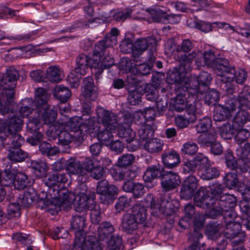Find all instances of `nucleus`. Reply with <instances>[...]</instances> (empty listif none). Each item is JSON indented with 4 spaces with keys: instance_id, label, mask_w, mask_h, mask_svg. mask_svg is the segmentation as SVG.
<instances>
[{
    "instance_id": "6e6d98bb",
    "label": "nucleus",
    "mask_w": 250,
    "mask_h": 250,
    "mask_svg": "<svg viewBox=\"0 0 250 250\" xmlns=\"http://www.w3.org/2000/svg\"><path fill=\"white\" fill-rule=\"evenodd\" d=\"M132 88V89H128L127 100L131 104L136 105L141 102L142 94L137 87Z\"/></svg>"
},
{
    "instance_id": "1a4fd4ad",
    "label": "nucleus",
    "mask_w": 250,
    "mask_h": 250,
    "mask_svg": "<svg viewBox=\"0 0 250 250\" xmlns=\"http://www.w3.org/2000/svg\"><path fill=\"white\" fill-rule=\"evenodd\" d=\"M198 187V181L196 177L193 175H190L186 178L183 182L180 191V196L181 199L188 200L191 199L197 192L195 190Z\"/></svg>"
},
{
    "instance_id": "603ef678",
    "label": "nucleus",
    "mask_w": 250,
    "mask_h": 250,
    "mask_svg": "<svg viewBox=\"0 0 250 250\" xmlns=\"http://www.w3.org/2000/svg\"><path fill=\"white\" fill-rule=\"evenodd\" d=\"M238 182L237 174L233 172L227 173L223 179V183L229 189H232L236 187Z\"/></svg>"
},
{
    "instance_id": "a878e982",
    "label": "nucleus",
    "mask_w": 250,
    "mask_h": 250,
    "mask_svg": "<svg viewBox=\"0 0 250 250\" xmlns=\"http://www.w3.org/2000/svg\"><path fill=\"white\" fill-rule=\"evenodd\" d=\"M30 167L34 174L38 178L46 177L48 171L47 164L40 160L32 161Z\"/></svg>"
},
{
    "instance_id": "423d86ee",
    "label": "nucleus",
    "mask_w": 250,
    "mask_h": 250,
    "mask_svg": "<svg viewBox=\"0 0 250 250\" xmlns=\"http://www.w3.org/2000/svg\"><path fill=\"white\" fill-rule=\"evenodd\" d=\"M212 77L209 73L205 71L200 73L197 80H192L190 81L188 86L186 87L188 92L191 95H195L197 93L203 94L204 90L201 87L208 88L211 83Z\"/></svg>"
},
{
    "instance_id": "09e8293b",
    "label": "nucleus",
    "mask_w": 250,
    "mask_h": 250,
    "mask_svg": "<svg viewBox=\"0 0 250 250\" xmlns=\"http://www.w3.org/2000/svg\"><path fill=\"white\" fill-rule=\"evenodd\" d=\"M185 77V74L181 73L178 69L169 71L167 77V81L169 84L180 83Z\"/></svg>"
},
{
    "instance_id": "0e129e2a",
    "label": "nucleus",
    "mask_w": 250,
    "mask_h": 250,
    "mask_svg": "<svg viewBox=\"0 0 250 250\" xmlns=\"http://www.w3.org/2000/svg\"><path fill=\"white\" fill-rule=\"evenodd\" d=\"M146 11L150 14L153 21L156 22H160L163 16L166 13V11L162 10L159 7L147 8Z\"/></svg>"
},
{
    "instance_id": "8fccbe9b",
    "label": "nucleus",
    "mask_w": 250,
    "mask_h": 250,
    "mask_svg": "<svg viewBox=\"0 0 250 250\" xmlns=\"http://www.w3.org/2000/svg\"><path fill=\"white\" fill-rule=\"evenodd\" d=\"M238 129L236 127L233 126V124L231 125L230 124L226 123L220 129V132L221 137L225 140L231 139L235 132V131Z\"/></svg>"
},
{
    "instance_id": "9d476101",
    "label": "nucleus",
    "mask_w": 250,
    "mask_h": 250,
    "mask_svg": "<svg viewBox=\"0 0 250 250\" xmlns=\"http://www.w3.org/2000/svg\"><path fill=\"white\" fill-rule=\"evenodd\" d=\"M181 183L180 177L178 174L171 171H165L161 179V187L165 191L175 189Z\"/></svg>"
},
{
    "instance_id": "13d9d810",
    "label": "nucleus",
    "mask_w": 250,
    "mask_h": 250,
    "mask_svg": "<svg viewBox=\"0 0 250 250\" xmlns=\"http://www.w3.org/2000/svg\"><path fill=\"white\" fill-rule=\"evenodd\" d=\"M67 126L72 133L78 131L83 132V122L81 118L75 117L70 119L67 123Z\"/></svg>"
},
{
    "instance_id": "774afa93",
    "label": "nucleus",
    "mask_w": 250,
    "mask_h": 250,
    "mask_svg": "<svg viewBox=\"0 0 250 250\" xmlns=\"http://www.w3.org/2000/svg\"><path fill=\"white\" fill-rule=\"evenodd\" d=\"M198 150L197 145L192 142H188L185 143L181 148V151L183 154L193 155Z\"/></svg>"
},
{
    "instance_id": "338daca9",
    "label": "nucleus",
    "mask_w": 250,
    "mask_h": 250,
    "mask_svg": "<svg viewBox=\"0 0 250 250\" xmlns=\"http://www.w3.org/2000/svg\"><path fill=\"white\" fill-rule=\"evenodd\" d=\"M212 121L208 117H204L200 120L196 128L198 133L206 132L211 126Z\"/></svg>"
},
{
    "instance_id": "bb28decb",
    "label": "nucleus",
    "mask_w": 250,
    "mask_h": 250,
    "mask_svg": "<svg viewBox=\"0 0 250 250\" xmlns=\"http://www.w3.org/2000/svg\"><path fill=\"white\" fill-rule=\"evenodd\" d=\"M224 227L222 222L221 223L217 222L209 223L206 227V234L208 239L216 241L220 236L219 231Z\"/></svg>"
},
{
    "instance_id": "f3484780",
    "label": "nucleus",
    "mask_w": 250,
    "mask_h": 250,
    "mask_svg": "<svg viewBox=\"0 0 250 250\" xmlns=\"http://www.w3.org/2000/svg\"><path fill=\"white\" fill-rule=\"evenodd\" d=\"M212 68L214 73L220 76V78L227 77L226 74L229 75L235 72V67L231 66L228 60L225 58H217Z\"/></svg>"
},
{
    "instance_id": "2f4dec72",
    "label": "nucleus",
    "mask_w": 250,
    "mask_h": 250,
    "mask_svg": "<svg viewBox=\"0 0 250 250\" xmlns=\"http://www.w3.org/2000/svg\"><path fill=\"white\" fill-rule=\"evenodd\" d=\"M8 158L14 162H21L28 157V153L21 149L20 147H13L8 149Z\"/></svg>"
},
{
    "instance_id": "4d7b16f0",
    "label": "nucleus",
    "mask_w": 250,
    "mask_h": 250,
    "mask_svg": "<svg viewBox=\"0 0 250 250\" xmlns=\"http://www.w3.org/2000/svg\"><path fill=\"white\" fill-rule=\"evenodd\" d=\"M117 135L120 138L124 139L126 142L134 139L135 133L129 127H125L122 125L118 126Z\"/></svg>"
},
{
    "instance_id": "f704fd0d",
    "label": "nucleus",
    "mask_w": 250,
    "mask_h": 250,
    "mask_svg": "<svg viewBox=\"0 0 250 250\" xmlns=\"http://www.w3.org/2000/svg\"><path fill=\"white\" fill-rule=\"evenodd\" d=\"M202 56V52L199 50H194L188 55H181L179 58V61L186 64L190 63L195 59V62L198 66H202V61L200 60V56Z\"/></svg>"
},
{
    "instance_id": "dca6fc26",
    "label": "nucleus",
    "mask_w": 250,
    "mask_h": 250,
    "mask_svg": "<svg viewBox=\"0 0 250 250\" xmlns=\"http://www.w3.org/2000/svg\"><path fill=\"white\" fill-rule=\"evenodd\" d=\"M98 113L103 125L109 129L114 130L119 125L117 116L112 111L101 109Z\"/></svg>"
},
{
    "instance_id": "37998d69",
    "label": "nucleus",
    "mask_w": 250,
    "mask_h": 250,
    "mask_svg": "<svg viewBox=\"0 0 250 250\" xmlns=\"http://www.w3.org/2000/svg\"><path fill=\"white\" fill-rule=\"evenodd\" d=\"M23 121L21 118L14 116L11 118L7 125V132H19L23 126Z\"/></svg>"
},
{
    "instance_id": "58836bf2",
    "label": "nucleus",
    "mask_w": 250,
    "mask_h": 250,
    "mask_svg": "<svg viewBox=\"0 0 250 250\" xmlns=\"http://www.w3.org/2000/svg\"><path fill=\"white\" fill-rule=\"evenodd\" d=\"M216 141V134L214 131L200 135L197 139V143L203 147H209Z\"/></svg>"
},
{
    "instance_id": "412c9836",
    "label": "nucleus",
    "mask_w": 250,
    "mask_h": 250,
    "mask_svg": "<svg viewBox=\"0 0 250 250\" xmlns=\"http://www.w3.org/2000/svg\"><path fill=\"white\" fill-rule=\"evenodd\" d=\"M112 177L116 181H124L126 179L134 178L136 174L134 171L130 169H123L122 167L117 166L112 167L109 170Z\"/></svg>"
},
{
    "instance_id": "72a5a7b5",
    "label": "nucleus",
    "mask_w": 250,
    "mask_h": 250,
    "mask_svg": "<svg viewBox=\"0 0 250 250\" xmlns=\"http://www.w3.org/2000/svg\"><path fill=\"white\" fill-rule=\"evenodd\" d=\"M48 98L47 91L42 88H38L36 90L35 100L31 103L36 108H40L41 106H45V104H47Z\"/></svg>"
},
{
    "instance_id": "864d4df0",
    "label": "nucleus",
    "mask_w": 250,
    "mask_h": 250,
    "mask_svg": "<svg viewBox=\"0 0 250 250\" xmlns=\"http://www.w3.org/2000/svg\"><path fill=\"white\" fill-rule=\"evenodd\" d=\"M203 235L200 231L194 230L189 233L188 241L191 243L190 245H196L201 248L205 246L203 242Z\"/></svg>"
},
{
    "instance_id": "c03bdc74",
    "label": "nucleus",
    "mask_w": 250,
    "mask_h": 250,
    "mask_svg": "<svg viewBox=\"0 0 250 250\" xmlns=\"http://www.w3.org/2000/svg\"><path fill=\"white\" fill-rule=\"evenodd\" d=\"M15 187L19 190L23 189L31 185L28 176L23 172H18L16 175Z\"/></svg>"
},
{
    "instance_id": "4468645a",
    "label": "nucleus",
    "mask_w": 250,
    "mask_h": 250,
    "mask_svg": "<svg viewBox=\"0 0 250 250\" xmlns=\"http://www.w3.org/2000/svg\"><path fill=\"white\" fill-rule=\"evenodd\" d=\"M95 194L89 192L88 195H76L75 208L77 212H82L86 209H89L94 205Z\"/></svg>"
},
{
    "instance_id": "5fc2aeb1",
    "label": "nucleus",
    "mask_w": 250,
    "mask_h": 250,
    "mask_svg": "<svg viewBox=\"0 0 250 250\" xmlns=\"http://www.w3.org/2000/svg\"><path fill=\"white\" fill-rule=\"evenodd\" d=\"M108 128H106L103 130L98 131L97 136L98 140L104 145L108 146L112 142L113 136L112 134V131H109Z\"/></svg>"
},
{
    "instance_id": "b1692460",
    "label": "nucleus",
    "mask_w": 250,
    "mask_h": 250,
    "mask_svg": "<svg viewBox=\"0 0 250 250\" xmlns=\"http://www.w3.org/2000/svg\"><path fill=\"white\" fill-rule=\"evenodd\" d=\"M130 214L139 224L145 223L147 217V210L144 206L137 202L130 208Z\"/></svg>"
},
{
    "instance_id": "cd10ccee",
    "label": "nucleus",
    "mask_w": 250,
    "mask_h": 250,
    "mask_svg": "<svg viewBox=\"0 0 250 250\" xmlns=\"http://www.w3.org/2000/svg\"><path fill=\"white\" fill-rule=\"evenodd\" d=\"M239 110L233 119V126L236 128L242 127L247 122H250V114L243 109L239 108Z\"/></svg>"
},
{
    "instance_id": "6ab92c4d",
    "label": "nucleus",
    "mask_w": 250,
    "mask_h": 250,
    "mask_svg": "<svg viewBox=\"0 0 250 250\" xmlns=\"http://www.w3.org/2000/svg\"><path fill=\"white\" fill-rule=\"evenodd\" d=\"M139 223L130 214L129 210L123 214L122 218V230L127 233L133 234L138 228Z\"/></svg>"
},
{
    "instance_id": "79ce46f5",
    "label": "nucleus",
    "mask_w": 250,
    "mask_h": 250,
    "mask_svg": "<svg viewBox=\"0 0 250 250\" xmlns=\"http://www.w3.org/2000/svg\"><path fill=\"white\" fill-rule=\"evenodd\" d=\"M109 192L100 195L101 203L104 205H108L113 203L117 195L119 189L116 186H111Z\"/></svg>"
},
{
    "instance_id": "052dcab7",
    "label": "nucleus",
    "mask_w": 250,
    "mask_h": 250,
    "mask_svg": "<svg viewBox=\"0 0 250 250\" xmlns=\"http://www.w3.org/2000/svg\"><path fill=\"white\" fill-rule=\"evenodd\" d=\"M216 59L214 53L210 50L205 51L204 53L202 52V56H200V60L202 61V66L206 65L212 68Z\"/></svg>"
},
{
    "instance_id": "4c0bfd02",
    "label": "nucleus",
    "mask_w": 250,
    "mask_h": 250,
    "mask_svg": "<svg viewBox=\"0 0 250 250\" xmlns=\"http://www.w3.org/2000/svg\"><path fill=\"white\" fill-rule=\"evenodd\" d=\"M39 151L43 155L50 158L57 155L59 150L56 146H52L51 145L46 141L41 142L39 145Z\"/></svg>"
},
{
    "instance_id": "0eeeda50",
    "label": "nucleus",
    "mask_w": 250,
    "mask_h": 250,
    "mask_svg": "<svg viewBox=\"0 0 250 250\" xmlns=\"http://www.w3.org/2000/svg\"><path fill=\"white\" fill-rule=\"evenodd\" d=\"M226 229L224 231L225 237L232 239L233 247H236L243 243L246 238V234L244 231H241L242 225L238 222H233L227 224Z\"/></svg>"
},
{
    "instance_id": "de8ad7c7",
    "label": "nucleus",
    "mask_w": 250,
    "mask_h": 250,
    "mask_svg": "<svg viewBox=\"0 0 250 250\" xmlns=\"http://www.w3.org/2000/svg\"><path fill=\"white\" fill-rule=\"evenodd\" d=\"M101 57L95 56L93 54V58L89 57V67L94 69V73L96 79H99L100 76L103 72V68L100 66L101 63Z\"/></svg>"
},
{
    "instance_id": "c85d7f7f",
    "label": "nucleus",
    "mask_w": 250,
    "mask_h": 250,
    "mask_svg": "<svg viewBox=\"0 0 250 250\" xmlns=\"http://www.w3.org/2000/svg\"><path fill=\"white\" fill-rule=\"evenodd\" d=\"M154 126L153 123L149 124L144 123L138 131L140 139L146 142L153 138L154 133Z\"/></svg>"
},
{
    "instance_id": "39448f33",
    "label": "nucleus",
    "mask_w": 250,
    "mask_h": 250,
    "mask_svg": "<svg viewBox=\"0 0 250 250\" xmlns=\"http://www.w3.org/2000/svg\"><path fill=\"white\" fill-rule=\"evenodd\" d=\"M83 133L79 131L73 133L66 130L61 131L58 135V141L59 144L64 147L62 151L69 153L71 148L70 144L72 142L76 146H80L83 142Z\"/></svg>"
},
{
    "instance_id": "7c9ffc66",
    "label": "nucleus",
    "mask_w": 250,
    "mask_h": 250,
    "mask_svg": "<svg viewBox=\"0 0 250 250\" xmlns=\"http://www.w3.org/2000/svg\"><path fill=\"white\" fill-rule=\"evenodd\" d=\"M89 57L83 53L78 56L76 60L75 72L85 74L89 67Z\"/></svg>"
},
{
    "instance_id": "393cba45",
    "label": "nucleus",
    "mask_w": 250,
    "mask_h": 250,
    "mask_svg": "<svg viewBox=\"0 0 250 250\" xmlns=\"http://www.w3.org/2000/svg\"><path fill=\"white\" fill-rule=\"evenodd\" d=\"M237 102L236 108L241 107L250 109V87L244 85L239 93L237 100L233 99Z\"/></svg>"
},
{
    "instance_id": "e2e57ef3",
    "label": "nucleus",
    "mask_w": 250,
    "mask_h": 250,
    "mask_svg": "<svg viewBox=\"0 0 250 250\" xmlns=\"http://www.w3.org/2000/svg\"><path fill=\"white\" fill-rule=\"evenodd\" d=\"M145 93L146 99L150 101H155L160 95H158V90L153 85L147 84L146 85L145 89Z\"/></svg>"
},
{
    "instance_id": "c9c22d12",
    "label": "nucleus",
    "mask_w": 250,
    "mask_h": 250,
    "mask_svg": "<svg viewBox=\"0 0 250 250\" xmlns=\"http://www.w3.org/2000/svg\"><path fill=\"white\" fill-rule=\"evenodd\" d=\"M45 80H47L52 83H57L62 79V72L60 69L56 66H51L46 70Z\"/></svg>"
},
{
    "instance_id": "ea45409f",
    "label": "nucleus",
    "mask_w": 250,
    "mask_h": 250,
    "mask_svg": "<svg viewBox=\"0 0 250 250\" xmlns=\"http://www.w3.org/2000/svg\"><path fill=\"white\" fill-rule=\"evenodd\" d=\"M187 102L185 96L179 94L170 100V107L172 110L181 112L186 107Z\"/></svg>"
},
{
    "instance_id": "a211bd4d",
    "label": "nucleus",
    "mask_w": 250,
    "mask_h": 250,
    "mask_svg": "<svg viewBox=\"0 0 250 250\" xmlns=\"http://www.w3.org/2000/svg\"><path fill=\"white\" fill-rule=\"evenodd\" d=\"M184 212L185 216L178 223L180 228L178 230L180 231L191 227L193 223L192 218L195 213L194 206L191 204H187L185 207Z\"/></svg>"
},
{
    "instance_id": "e433bc0d",
    "label": "nucleus",
    "mask_w": 250,
    "mask_h": 250,
    "mask_svg": "<svg viewBox=\"0 0 250 250\" xmlns=\"http://www.w3.org/2000/svg\"><path fill=\"white\" fill-rule=\"evenodd\" d=\"M54 96L61 103H64L67 101L71 95V93L67 87L62 85L56 87L53 92Z\"/></svg>"
},
{
    "instance_id": "f03ea898",
    "label": "nucleus",
    "mask_w": 250,
    "mask_h": 250,
    "mask_svg": "<svg viewBox=\"0 0 250 250\" xmlns=\"http://www.w3.org/2000/svg\"><path fill=\"white\" fill-rule=\"evenodd\" d=\"M19 77V71L12 66L7 67L4 73L0 74V96L7 99L14 98L15 88Z\"/></svg>"
},
{
    "instance_id": "6e6552de",
    "label": "nucleus",
    "mask_w": 250,
    "mask_h": 250,
    "mask_svg": "<svg viewBox=\"0 0 250 250\" xmlns=\"http://www.w3.org/2000/svg\"><path fill=\"white\" fill-rule=\"evenodd\" d=\"M237 102L233 99L228 100L224 105L219 104L214 111L215 121H223L231 117V112L236 110Z\"/></svg>"
},
{
    "instance_id": "5701e85b",
    "label": "nucleus",
    "mask_w": 250,
    "mask_h": 250,
    "mask_svg": "<svg viewBox=\"0 0 250 250\" xmlns=\"http://www.w3.org/2000/svg\"><path fill=\"white\" fill-rule=\"evenodd\" d=\"M39 112L42 113V119L45 124H52L57 118V113L55 107L53 105L45 104L40 108H36Z\"/></svg>"
},
{
    "instance_id": "49530a36",
    "label": "nucleus",
    "mask_w": 250,
    "mask_h": 250,
    "mask_svg": "<svg viewBox=\"0 0 250 250\" xmlns=\"http://www.w3.org/2000/svg\"><path fill=\"white\" fill-rule=\"evenodd\" d=\"M14 98L7 99L6 97L0 96V113L2 115L9 113V112L14 113V110L11 107H13L16 105L15 104L12 103Z\"/></svg>"
},
{
    "instance_id": "c756f323",
    "label": "nucleus",
    "mask_w": 250,
    "mask_h": 250,
    "mask_svg": "<svg viewBox=\"0 0 250 250\" xmlns=\"http://www.w3.org/2000/svg\"><path fill=\"white\" fill-rule=\"evenodd\" d=\"M114 229L112 225L109 222H105L102 223L98 227V236L101 241L108 240L112 235Z\"/></svg>"
},
{
    "instance_id": "4be33fe9",
    "label": "nucleus",
    "mask_w": 250,
    "mask_h": 250,
    "mask_svg": "<svg viewBox=\"0 0 250 250\" xmlns=\"http://www.w3.org/2000/svg\"><path fill=\"white\" fill-rule=\"evenodd\" d=\"M162 160L164 166L168 168H174L180 163V156L174 150L164 152L162 155Z\"/></svg>"
},
{
    "instance_id": "2eb2a0df",
    "label": "nucleus",
    "mask_w": 250,
    "mask_h": 250,
    "mask_svg": "<svg viewBox=\"0 0 250 250\" xmlns=\"http://www.w3.org/2000/svg\"><path fill=\"white\" fill-rule=\"evenodd\" d=\"M156 46V40L148 37L147 38L139 39L134 43V49L133 52V57L137 59L147 48H153Z\"/></svg>"
},
{
    "instance_id": "473e14b6",
    "label": "nucleus",
    "mask_w": 250,
    "mask_h": 250,
    "mask_svg": "<svg viewBox=\"0 0 250 250\" xmlns=\"http://www.w3.org/2000/svg\"><path fill=\"white\" fill-rule=\"evenodd\" d=\"M163 143L160 139L153 138L148 140L144 144V148L150 153H157L162 150Z\"/></svg>"
},
{
    "instance_id": "7ed1b4c3",
    "label": "nucleus",
    "mask_w": 250,
    "mask_h": 250,
    "mask_svg": "<svg viewBox=\"0 0 250 250\" xmlns=\"http://www.w3.org/2000/svg\"><path fill=\"white\" fill-rule=\"evenodd\" d=\"M82 95L88 101L82 104L83 114L89 115L91 112V102L96 101L99 96L98 88L94 85L92 77L89 76L83 79Z\"/></svg>"
},
{
    "instance_id": "f257e3e1",
    "label": "nucleus",
    "mask_w": 250,
    "mask_h": 250,
    "mask_svg": "<svg viewBox=\"0 0 250 250\" xmlns=\"http://www.w3.org/2000/svg\"><path fill=\"white\" fill-rule=\"evenodd\" d=\"M195 205L203 208H210L217 204L223 211L232 209L237 204V199L233 195L225 194L220 196L219 200L209 195V191L206 188L201 187L195 196Z\"/></svg>"
},
{
    "instance_id": "a18cd8bd",
    "label": "nucleus",
    "mask_w": 250,
    "mask_h": 250,
    "mask_svg": "<svg viewBox=\"0 0 250 250\" xmlns=\"http://www.w3.org/2000/svg\"><path fill=\"white\" fill-rule=\"evenodd\" d=\"M219 175L220 171L218 168L208 165L201 171L200 176L204 180H210L217 178Z\"/></svg>"
},
{
    "instance_id": "f8f14e48",
    "label": "nucleus",
    "mask_w": 250,
    "mask_h": 250,
    "mask_svg": "<svg viewBox=\"0 0 250 250\" xmlns=\"http://www.w3.org/2000/svg\"><path fill=\"white\" fill-rule=\"evenodd\" d=\"M67 175L63 172H55L50 175L47 178L44 179L43 181V184L48 187L47 192L52 194V192H55L57 190V193L58 190L56 188H59L58 183H65L67 181Z\"/></svg>"
},
{
    "instance_id": "a19ab883",
    "label": "nucleus",
    "mask_w": 250,
    "mask_h": 250,
    "mask_svg": "<svg viewBox=\"0 0 250 250\" xmlns=\"http://www.w3.org/2000/svg\"><path fill=\"white\" fill-rule=\"evenodd\" d=\"M199 103L194 99L192 102H187L186 107L185 108L187 113L189 117L191 123L195 122L197 118V114L198 113V105Z\"/></svg>"
},
{
    "instance_id": "bf43d9fd",
    "label": "nucleus",
    "mask_w": 250,
    "mask_h": 250,
    "mask_svg": "<svg viewBox=\"0 0 250 250\" xmlns=\"http://www.w3.org/2000/svg\"><path fill=\"white\" fill-rule=\"evenodd\" d=\"M219 97V93L217 91L214 89H209L205 94V103L208 105H214L217 103Z\"/></svg>"
},
{
    "instance_id": "ddd939ff",
    "label": "nucleus",
    "mask_w": 250,
    "mask_h": 250,
    "mask_svg": "<svg viewBox=\"0 0 250 250\" xmlns=\"http://www.w3.org/2000/svg\"><path fill=\"white\" fill-rule=\"evenodd\" d=\"M0 140L3 145H8L7 149L21 147L24 143V138L19 132H4L0 134Z\"/></svg>"
},
{
    "instance_id": "3c124183",
    "label": "nucleus",
    "mask_w": 250,
    "mask_h": 250,
    "mask_svg": "<svg viewBox=\"0 0 250 250\" xmlns=\"http://www.w3.org/2000/svg\"><path fill=\"white\" fill-rule=\"evenodd\" d=\"M121 69L124 70L126 72H130L134 75L136 73V63L135 61L132 60L129 58L124 57L120 62Z\"/></svg>"
},
{
    "instance_id": "680f3d73",
    "label": "nucleus",
    "mask_w": 250,
    "mask_h": 250,
    "mask_svg": "<svg viewBox=\"0 0 250 250\" xmlns=\"http://www.w3.org/2000/svg\"><path fill=\"white\" fill-rule=\"evenodd\" d=\"M237 156L244 162H250V143L245 144L243 147L237 149Z\"/></svg>"
},
{
    "instance_id": "20e7f679",
    "label": "nucleus",
    "mask_w": 250,
    "mask_h": 250,
    "mask_svg": "<svg viewBox=\"0 0 250 250\" xmlns=\"http://www.w3.org/2000/svg\"><path fill=\"white\" fill-rule=\"evenodd\" d=\"M85 227V216L83 215H76L72 217L71 222V229L73 230L76 235V238L73 247L75 244L82 247L88 241L90 245L99 244L98 243L94 241L95 238L93 237H84L82 233V231Z\"/></svg>"
},
{
    "instance_id": "69168bd1",
    "label": "nucleus",
    "mask_w": 250,
    "mask_h": 250,
    "mask_svg": "<svg viewBox=\"0 0 250 250\" xmlns=\"http://www.w3.org/2000/svg\"><path fill=\"white\" fill-rule=\"evenodd\" d=\"M135 160L132 154H125L120 156L117 161V165L120 167H125L131 165Z\"/></svg>"
},
{
    "instance_id": "aec40b11",
    "label": "nucleus",
    "mask_w": 250,
    "mask_h": 250,
    "mask_svg": "<svg viewBox=\"0 0 250 250\" xmlns=\"http://www.w3.org/2000/svg\"><path fill=\"white\" fill-rule=\"evenodd\" d=\"M165 171L159 164L149 166L144 173L143 179L145 183H151L156 178L161 179Z\"/></svg>"
},
{
    "instance_id": "9b49d317",
    "label": "nucleus",
    "mask_w": 250,
    "mask_h": 250,
    "mask_svg": "<svg viewBox=\"0 0 250 250\" xmlns=\"http://www.w3.org/2000/svg\"><path fill=\"white\" fill-rule=\"evenodd\" d=\"M66 170L70 174L76 175L79 182L87 181L86 171L82 170V164L76 158L71 157L66 160Z\"/></svg>"
}]
</instances>
